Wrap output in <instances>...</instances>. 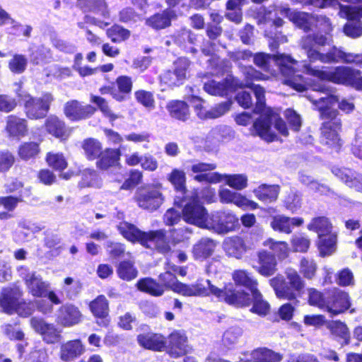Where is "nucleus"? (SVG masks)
Instances as JSON below:
<instances>
[{
	"mask_svg": "<svg viewBox=\"0 0 362 362\" xmlns=\"http://www.w3.org/2000/svg\"><path fill=\"white\" fill-rule=\"evenodd\" d=\"M182 217L186 223L204 229H206L209 219L206 209L197 199L189 200L185 204Z\"/></svg>",
	"mask_w": 362,
	"mask_h": 362,
	"instance_id": "obj_11",
	"label": "nucleus"
},
{
	"mask_svg": "<svg viewBox=\"0 0 362 362\" xmlns=\"http://www.w3.org/2000/svg\"><path fill=\"white\" fill-rule=\"evenodd\" d=\"M313 90L326 94L325 97L320 98H325V102L321 103L320 105L324 107L327 106V108L329 110H332L330 107L337 103H339V108L345 113H350L353 112L355 108L354 103L351 100L342 99L339 101V98L332 94V90L329 86L325 84L315 85Z\"/></svg>",
	"mask_w": 362,
	"mask_h": 362,
	"instance_id": "obj_17",
	"label": "nucleus"
},
{
	"mask_svg": "<svg viewBox=\"0 0 362 362\" xmlns=\"http://www.w3.org/2000/svg\"><path fill=\"white\" fill-rule=\"evenodd\" d=\"M232 278L236 285L247 288L250 293L257 289V280L246 270H235L232 274Z\"/></svg>",
	"mask_w": 362,
	"mask_h": 362,
	"instance_id": "obj_35",
	"label": "nucleus"
},
{
	"mask_svg": "<svg viewBox=\"0 0 362 362\" xmlns=\"http://www.w3.org/2000/svg\"><path fill=\"white\" fill-rule=\"evenodd\" d=\"M119 277L125 281H131L137 276L138 272L129 261L119 263L117 269Z\"/></svg>",
	"mask_w": 362,
	"mask_h": 362,
	"instance_id": "obj_51",
	"label": "nucleus"
},
{
	"mask_svg": "<svg viewBox=\"0 0 362 362\" xmlns=\"http://www.w3.org/2000/svg\"><path fill=\"white\" fill-rule=\"evenodd\" d=\"M167 110L172 117L181 121H186L189 117L187 104L181 100H173L167 105Z\"/></svg>",
	"mask_w": 362,
	"mask_h": 362,
	"instance_id": "obj_38",
	"label": "nucleus"
},
{
	"mask_svg": "<svg viewBox=\"0 0 362 362\" xmlns=\"http://www.w3.org/2000/svg\"><path fill=\"white\" fill-rule=\"evenodd\" d=\"M245 83H239L238 79L228 75L223 81L209 80L204 85L206 92L213 95L224 96L233 93L238 87H248L254 93L257 102L255 109L260 116L254 122L250 129L251 134L259 136L267 142L278 141L279 136L286 137L288 130L285 122L279 115L270 107L265 106L264 88L249 82L250 80H265L268 77L250 66L245 69Z\"/></svg>",
	"mask_w": 362,
	"mask_h": 362,
	"instance_id": "obj_1",
	"label": "nucleus"
},
{
	"mask_svg": "<svg viewBox=\"0 0 362 362\" xmlns=\"http://www.w3.org/2000/svg\"><path fill=\"white\" fill-rule=\"evenodd\" d=\"M222 248L228 257L241 259L249 250L252 249V247L244 238L233 235L224 239Z\"/></svg>",
	"mask_w": 362,
	"mask_h": 362,
	"instance_id": "obj_16",
	"label": "nucleus"
},
{
	"mask_svg": "<svg viewBox=\"0 0 362 362\" xmlns=\"http://www.w3.org/2000/svg\"><path fill=\"white\" fill-rule=\"evenodd\" d=\"M83 315L78 308L72 304H65L59 308L56 321L63 327H72L82 320Z\"/></svg>",
	"mask_w": 362,
	"mask_h": 362,
	"instance_id": "obj_19",
	"label": "nucleus"
},
{
	"mask_svg": "<svg viewBox=\"0 0 362 362\" xmlns=\"http://www.w3.org/2000/svg\"><path fill=\"white\" fill-rule=\"evenodd\" d=\"M79 185L81 187L100 188L102 186V180L95 170L86 169L82 173Z\"/></svg>",
	"mask_w": 362,
	"mask_h": 362,
	"instance_id": "obj_44",
	"label": "nucleus"
},
{
	"mask_svg": "<svg viewBox=\"0 0 362 362\" xmlns=\"http://www.w3.org/2000/svg\"><path fill=\"white\" fill-rule=\"evenodd\" d=\"M327 42V37L321 34L308 35L302 39L301 47L306 52L310 62L320 61L325 64L354 63L362 67V54L346 52L335 47L326 54L321 53L319 48L326 45Z\"/></svg>",
	"mask_w": 362,
	"mask_h": 362,
	"instance_id": "obj_3",
	"label": "nucleus"
},
{
	"mask_svg": "<svg viewBox=\"0 0 362 362\" xmlns=\"http://www.w3.org/2000/svg\"><path fill=\"white\" fill-rule=\"evenodd\" d=\"M6 130L10 136L23 137L28 133L27 121L16 115H9L6 119Z\"/></svg>",
	"mask_w": 362,
	"mask_h": 362,
	"instance_id": "obj_30",
	"label": "nucleus"
},
{
	"mask_svg": "<svg viewBox=\"0 0 362 362\" xmlns=\"http://www.w3.org/2000/svg\"><path fill=\"white\" fill-rule=\"evenodd\" d=\"M92 313L98 317H104L108 314V303L104 296H100L89 305Z\"/></svg>",
	"mask_w": 362,
	"mask_h": 362,
	"instance_id": "obj_49",
	"label": "nucleus"
},
{
	"mask_svg": "<svg viewBox=\"0 0 362 362\" xmlns=\"http://www.w3.org/2000/svg\"><path fill=\"white\" fill-rule=\"evenodd\" d=\"M19 98L23 101L25 112L31 119H37L46 116L54 98L51 93H46L40 98H33L28 93H18Z\"/></svg>",
	"mask_w": 362,
	"mask_h": 362,
	"instance_id": "obj_9",
	"label": "nucleus"
},
{
	"mask_svg": "<svg viewBox=\"0 0 362 362\" xmlns=\"http://www.w3.org/2000/svg\"><path fill=\"white\" fill-rule=\"evenodd\" d=\"M166 272L160 274L159 279L160 282L163 283V288H167L175 291V288L179 284V281L177 280L175 275L171 269H169V264H167Z\"/></svg>",
	"mask_w": 362,
	"mask_h": 362,
	"instance_id": "obj_59",
	"label": "nucleus"
},
{
	"mask_svg": "<svg viewBox=\"0 0 362 362\" xmlns=\"http://www.w3.org/2000/svg\"><path fill=\"white\" fill-rule=\"evenodd\" d=\"M302 71L322 81H331L362 90L361 71L349 66H340L324 69L304 63L302 66Z\"/></svg>",
	"mask_w": 362,
	"mask_h": 362,
	"instance_id": "obj_5",
	"label": "nucleus"
},
{
	"mask_svg": "<svg viewBox=\"0 0 362 362\" xmlns=\"http://www.w3.org/2000/svg\"><path fill=\"white\" fill-rule=\"evenodd\" d=\"M238 225V217L231 211H219L209 216L207 230L218 234H224L235 230Z\"/></svg>",
	"mask_w": 362,
	"mask_h": 362,
	"instance_id": "obj_12",
	"label": "nucleus"
},
{
	"mask_svg": "<svg viewBox=\"0 0 362 362\" xmlns=\"http://www.w3.org/2000/svg\"><path fill=\"white\" fill-rule=\"evenodd\" d=\"M290 20L298 27L308 31L318 25L323 26L326 32L332 30L331 23L329 18L325 16H315L313 15L300 11H292L289 13Z\"/></svg>",
	"mask_w": 362,
	"mask_h": 362,
	"instance_id": "obj_13",
	"label": "nucleus"
},
{
	"mask_svg": "<svg viewBox=\"0 0 362 362\" xmlns=\"http://www.w3.org/2000/svg\"><path fill=\"white\" fill-rule=\"evenodd\" d=\"M27 58L22 54H15L8 63L9 69L15 74L23 73L27 66Z\"/></svg>",
	"mask_w": 362,
	"mask_h": 362,
	"instance_id": "obj_57",
	"label": "nucleus"
},
{
	"mask_svg": "<svg viewBox=\"0 0 362 362\" xmlns=\"http://www.w3.org/2000/svg\"><path fill=\"white\" fill-rule=\"evenodd\" d=\"M136 100L145 107L152 110L155 107V100L152 93L144 90H137L134 93Z\"/></svg>",
	"mask_w": 362,
	"mask_h": 362,
	"instance_id": "obj_58",
	"label": "nucleus"
},
{
	"mask_svg": "<svg viewBox=\"0 0 362 362\" xmlns=\"http://www.w3.org/2000/svg\"><path fill=\"white\" fill-rule=\"evenodd\" d=\"M299 271L305 279H313L317 271V264L313 259L303 257L300 259Z\"/></svg>",
	"mask_w": 362,
	"mask_h": 362,
	"instance_id": "obj_56",
	"label": "nucleus"
},
{
	"mask_svg": "<svg viewBox=\"0 0 362 362\" xmlns=\"http://www.w3.org/2000/svg\"><path fill=\"white\" fill-rule=\"evenodd\" d=\"M175 17L174 11L166 9L162 13H156L146 19V24L156 30L163 29L168 27L171 21Z\"/></svg>",
	"mask_w": 362,
	"mask_h": 362,
	"instance_id": "obj_33",
	"label": "nucleus"
},
{
	"mask_svg": "<svg viewBox=\"0 0 362 362\" xmlns=\"http://www.w3.org/2000/svg\"><path fill=\"white\" fill-rule=\"evenodd\" d=\"M39 144L35 142H25L19 146L18 156L27 160L35 158L40 153Z\"/></svg>",
	"mask_w": 362,
	"mask_h": 362,
	"instance_id": "obj_50",
	"label": "nucleus"
},
{
	"mask_svg": "<svg viewBox=\"0 0 362 362\" xmlns=\"http://www.w3.org/2000/svg\"><path fill=\"white\" fill-rule=\"evenodd\" d=\"M28 292L35 297H45L50 287L47 281L42 280L36 272H30L23 276Z\"/></svg>",
	"mask_w": 362,
	"mask_h": 362,
	"instance_id": "obj_23",
	"label": "nucleus"
},
{
	"mask_svg": "<svg viewBox=\"0 0 362 362\" xmlns=\"http://www.w3.org/2000/svg\"><path fill=\"white\" fill-rule=\"evenodd\" d=\"M352 153L362 159V128L356 129L354 139L351 143Z\"/></svg>",
	"mask_w": 362,
	"mask_h": 362,
	"instance_id": "obj_64",
	"label": "nucleus"
},
{
	"mask_svg": "<svg viewBox=\"0 0 362 362\" xmlns=\"http://www.w3.org/2000/svg\"><path fill=\"white\" fill-rule=\"evenodd\" d=\"M83 149L85 155L89 160H94L99 157L102 152L100 142L95 139H88L83 142Z\"/></svg>",
	"mask_w": 362,
	"mask_h": 362,
	"instance_id": "obj_46",
	"label": "nucleus"
},
{
	"mask_svg": "<svg viewBox=\"0 0 362 362\" xmlns=\"http://www.w3.org/2000/svg\"><path fill=\"white\" fill-rule=\"evenodd\" d=\"M48 165L56 170H63L67 167V160L63 153L59 152H49L46 156Z\"/></svg>",
	"mask_w": 362,
	"mask_h": 362,
	"instance_id": "obj_52",
	"label": "nucleus"
},
{
	"mask_svg": "<svg viewBox=\"0 0 362 362\" xmlns=\"http://www.w3.org/2000/svg\"><path fill=\"white\" fill-rule=\"evenodd\" d=\"M349 295L344 291L334 288L327 292V303L325 310L331 316L339 315L350 307Z\"/></svg>",
	"mask_w": 362,
	"mask_h": 362,
	"instance_id": "obj_14",
	"label": "nucleus"
},
{
	"mask_svg": "<svg viewBox=\"0 0 362 362\" xmlns=\"http://www.w3.org/2000/svg\"><path fill=\"white\" fill-rule=\"evenodd\" d=\"M308 228L314 230L318 234V237L334 234L332 233V225L328 218L325 217H317L312 220L308 224Z\"/></svg>",
	"mask_w": 362,
	"mask_h": 362,
	"instance_id": "obj_40",
	"label": "nucleus"
},
{
	"mask_svg": "<svg viewBox=\"0 0 362 362\" xmlns=\"http://www.w3.org/2000/svg\"><path fill=\"white\" fill-rule=\"evenodd\" d=\"M169 354L173 358L180 357L188 353L191 348L183 332L175 331L169 335Z\"/></svg>",
	"mask_w": 362,
	"mask_h": 362,
	"instance_id": "obj_21",
	"label": "nucleus"
},
{
	"mask_svg": "<svg viewBox=\"0 0 362 362\" xmlns=\"http://www.w3.org/2000/svg\"><path fill=\"white\" fill-rule=\"evenodd\" d=\"M327 327L332 334L343 339V344H349L350 334L346 324L340 321H332L329 323Z\"/></svg>",
	"mask_w": 362,
	"mask_h": 362,
	"instance_id": "obj_48",
	"label": "nucleus"
},
{
	"mask_svg": "<svg viewBox=\"0 0 362 362\" xmlns=\"http://www.w3.org/2000/svg\"><path fill=\"white\" fill-rule=\"evenodd\" d=\"M337 236L335 234H329L319 237L317 243L318 249L322 256L329 255L335 250Z\"/></svg>",
	"mask_w": 362,
	"mask_h": 362,
	"instance_id": "obj_43",
	"label": "nucleus"
},
{
	"mask_svg": "<svg viewBox=\"0 0 362 362\" xmlns=\"http://www.w3.org/2000/svg\"><path fill=\"white\" fill-rule=\"evenodd\" d=\"M263 245L272 250L279 259H285L288 255L289 247L286 242L269 238L263 243Z\"/></svg>",
	"mask_w": 362,
	"mask_h": 362,
	"instance_id": "obj_45",
	"label": "nucleus"
},
{
	"mask_svg": "<svg viewBox=\"0 0 362 362\" xmlns=\"http://www.w3.org/2000/svg\"><path fill=\"white\" fill-rule=\"evenodd\" d=\"M228 288H230L233 292H243L248 296L249 297V303L247 305H241V307L243 306H248L251 304V303H253V306L251 308V311L252 313H255L256 314H258L259 315H266L269 313L270 306L269 303L265 301L262 298V296L261 293L259 291L258 289L255 290V291L252 292L250 294L248 293H246L241 290H233L232 289V286H227ZM235 306H240V305H235Z\"/></svg>",
	"mask_w": 362,
	"mask_h": 362,
	"instance_id": "obj_25",
	"label": "nucleus"
},
{
	"mask_svg": "<svg viewBox=\"0 0 362 362\" xmlns=\"http://www.w3.org/2000/svg\"><path fill=\"white\" fill-rule=\"evenodd\" d=\"M117 228L122 236L130 242L139 243L146 247L156 248L163 254L170 250L164 230L144 232L126 221L121 222Z\"/></svg>",
	"mask_w": 362,
	"mask_h": 362,
	"instance_id": "obj_6",
	"label": "nucleus"
},
{
	"mask_svg": "<svg viewBox=\"0 0 362 362\" xmlns=\"http://www.w3.org/2000/svg\"><path fill=\"white\" fill-rule=\"evenodd\" d=\"M85 351L84 346L78 339L68 341L60 346L59 358L64 362H71Z\"/></svg>",
	"mask_w": 362,
	"mask_h": 362,
	"instance_id": "obj_26",
	"label": "nucleus"
},
{
	"mask_svg": "<svg viewBox=\"0 0 362 362\" xmlns=\"http://www.w3.org/2000/svg\"><path fill=\"white\" fill-rule=\"evenodd\" d=\"M303 223L302 218H289L283 215H277L273 217L271 226L274 230L290 233L293 226H299Z\"/></svg>",
	"mask_w": 362,
	"mask_h": 362,
	"instance_id": "obj_29",
	"label": "nucleus"
},
{
	"mask_svg": "<svg viewBox=\"0 0 362 362\" xmlns=\"http://www.w3.org/2000/svg\"><path fill=\"white\" fill-rule=\"evenodd\" d=\"M90 101L95 103L104 116L107 117L111 122L115 121L119 116L114 114L110 108L107 102L100 96L91 95Z\"/></svg>",
	"mask_w": 362,
	"mask_h": 362,
	"instance_id": "obj_55",
	"label": "nucleus"
},
{
	"mask_svg": "<svg viewBox=\"0 0 362 362\" xmlns=\"http://www.w3.org/2000/svg\"><path fill=\"white\" fill-rule=\"evenodd\" d=\"M333 173L346 183L349 187H354L362 192V176L356 174L349 168H335Z\"/></svg>",
	"mask_w": 362,
	"mask_h": 362,
	"instance_id": "obj_31",
	"label": "nucleus"
},
{
	"mask_svg": "<svg viewBox=\"0 0 362 362\" xmlns=\"http://www.w3.org/2000/svg\"><path fill=\"white\" fill-rule=\"evenodd\" d=\"M254 62L272 76L276 75V70L273 68V66H275L285 77V84L298 91H303L305 89V83L302 77L296 74L298 62L290 55L284 54L270 55L259 53L254 57Z\"/></svg>",
	"mask_w": 362,
	"mask_h": 362,
	"instance_id": "obj_2",
	"label": "nucleus"
},
{
	"mask_svg": "<svg viewBox=\"0 0 362 362\" xmlns=\"http://www.w3.org/2000/svg\"><path fill=\"white\" fill-rule=\"evenodd\" d=\"M351 5L349 6H353L356 5V4L349 2ZM344 6V5H339V14L341 18H344L348 19L349 21L347 22L344 26V34L351 38H356L359 37L362 35V22L358 19L361 18V17H357V18H347L342 16L341 15V7Z\"/></svg>",
	"mask_w": 362,
	"mask_h": 362,
	"instance_id": "obj_37",
	"label": "nucleus"
},
{
	"mask_svg": "<svg viewBox=\"0 0 362 362\" xmlns=\"http://www.w3.org/2000/svg\"><path fill=\"white\" fill-rule=\"evenodd\" d=\"M253 193L262 202H273L276 200L279 196V186L263 184L255 188Z\"/></svg>",
	"mask_w": 362,
	"mask_h": 362,
	"instance_id": "obj_36",
	"label": "nucleus"
},
{
	"mask_svg": "<svg viewBox=\"0 0 362 362\" xmlns=\"http://www.w3.org/2000/svg\"><path fill=\"white\" fill-rule=\"evenodd\" d=\"M190 65V62L187 58H179L173 64V71L184 82Z\"/></svg>",
	"mask_w": 362,
	"mask_h": 362,
	"instance_id": "obj_62",
	"label": "nucleus"
},
{
	"mask_svg": "<svg viewBox=\"0 0 362 362\" xmlns=\"http://www.w3.org/2000/svg\"><path fill=\"white\" fill-rule=\"evenodd\" d=\"M202 52L206 56H211V59H209L211 69H213V74L219 75L223 74L229 71L230 69V64L228 62L221 60L219 57L214 54V48L212 45L210 43V48L204 47L202 48Z\"/></svg>",
	"mask_w": 362,
	"mask_h": 362,
	"instance_id": "obj_34",
	"label": "nucleus"
},
{
	"mask_svg": "<svg viewBox=\"0 0 362 362\" xmlns=\"http://www.w3.org/2000/svg\"><path fill=\"white\" fill-rule=\"evenodd\" d=\"M22 292L17 288H4L2 289L0 296V306L4 312L8 314L15 313L17 305L20 303Z\"/></svg>",
	"mask_w": 362,
	"mask_h": 362,
	"instance_id": "obj_22",
	"label": "nucleus"
},
{
	"mask_svg": "<svg viewBox=\"0 0 362 362\" xmlns=\"http://www.w3.org/2000/svg\"><path fill=\"white\" fill-rule=\"evenodd\" d=\"M168 180L176 191L184 192L186 190V175L184 170L174 168L168 175Z\"/></svg>",
	"mask_w": 362,
	"mask_h": 362,
	"instance_id": "obj_42",
	"label": "nucleus"
},
{
	"mask_svg": "<svg viewBox=\"0 0 362 362\" xmlns=\"http://www.w3.org/2000/svg\"><path fill=\"white\" fill-rule=\"evenodd\" d=\"M81 288L78 281H75L71 277H66L64 279V291L66 292V297L71 299L76 297Z\"/></svg>",
	"mask_w": 362,
	"mask_h": 362,
	"instance_id": "obj_60",
	"label": "nucleus"
},
{
	"mask_svg": "<svg viewBox=\"0 0 362 362\" xmlns=\"http://www.w3.org/2000/svg\"><path fill=\"white\" fill-rule=\"evenodd\" d=\"M310 240L300 235H295L291 239V245L295 252H305L310 247Z\"/></svg>",
	"mask_w": 362,
	"mask_h": 362,
	"instance_id": "obj_61",
	"label": "nucleus"
},
{
	"mask_svg": "<svg viewBox=\"0 0 362 362\" xmlns=\"http://www.w3.org/2000/svg\"><path fill=\"white\" fill-rule=\"evenodd\" d=\"M32 327L40 333L48 344L58 342L61 339V332L54 325L46 323L43 320L33 317L30 320Z\"/></svg>",
	"mask_w": 362,
	"mask_h": 362,
	"instance_id": "obj_20",
	"label": "nucleus"
},
{
	"mask_svg": "<svg viewBox=\"0 0 362 362\" xmlns=\"http://www.w3.org/2000/svg\"><path fill=\"white\" fill-rule=\"evenodd\" d=\"M218 197L221 203L233 204L243 210H254L259 208L257 202L248 199L243 194L222 186L218 189Z\"/></svg>",
	"mask_w": 362,
	"mask_h": 362,
	"instance_id": "obj_15",
	"label": "nucleus"
},
{
	"mask_svg": "<svg viewBox=\"0 0 362 362\" xmlns=\"http://www.w3.org/2000/svg\"><path fill=\"white\" fill-rule=\"evenodd\" d=\"M222 180L235 190H243L247 186V177L245 174L221 175Z\"/></svg>",
	"mask_w": 362,
	"mask_h": 362,
	"instance_id": "obj_47",
	"label": "nucleus"
},
{
	"mask_svg": "<svg viewBox=\"0 0 362 362\" xmlns=\"http://www.w3.org/2000/svg\"><path fill=\"white\" fill-rule=\"evenodd\" d=\"M287 281L283 276H276L269 280L279 298L292 300L300 296L304 288L305 284L296 270L287 268L285 272Z\"/></svg>",
	"mask_w": 362,
	"mask_h": 362,
	"instance_id": "obj_8",
	"label": "nucleus"
},
{
	"mask_svg": "<svg viewBox=\"0 0 362 362\" xmlns=\"http://www.w3.org/2000/svg\"><path fill=\"white\" fill-rule=\"evenodd\" d=\"M45 127L49 134L61 140L67 139L71 134V130L66 127L64 122L55 115L47 118Z\"/></svg>",
	"mask_w": 362,
	"mask_h": 362,
	"instance_id": "obj_24",
	"label": "nucleus"
},
{
	"mask_svg": "<svg viewBox=\"0 0 362 362\" xmlns=\"http://www.w3.org/2000/svg\"><path fill=\"white\" fill-rule=\"evenodd\" d=\"M139 344L145 349L161 351L165 346L164 337L158 334L147 333L138 336Z\"/></svg>",
	"mask_w": 362,
	"mask_h": 362,
	"instance_id": "obj_32",
	"label": "nucleus"
},
{
	"mask_svg": "<svg viewBox=\"0 0 362 362\" xmlns=\"http://www.w3.org/2000/svg\"><path fill=\"white\" fill-rule=\"evenodd\" d=\"M188 101L194 107L197 116L201 119H209V110L204 107V101L195 95H190L187 98Z\"/></svg>",
	"mask_w": 362,
	"mask_h": 362,
	"instance_id": "obj_53",
	"label": "nucleus"
},
{
	"mask_svg": "<svg viewBox=\"0 0 362 362\" xmlns=\"http://www.w3.org/2000/svg\"><path fill=\"white\" fill-rule=\"evenodd\" d=\"M107 35L113 42L119 43L129 37L130 32L120 25H115L107 30Z\"/></svg>",
	"mask_w": 362,
	"mask_h": 362,
	"instance_id": "obj_54",
	"label": "nucleus"
},
{
	"mask_svg": "<svg viewBox=\"0 0 362 362\" xmlns=\"http://www.w3.org/2000/svg\"><path fill=\"white\" fill-rule=\"evenodd\" d=\"M136 285L139 290L152 296H160L164 293L163 286L151 279H141Z\"/></svg>",
	"mask_w": 362,
	"mask_h": 362,
	"instance_id": "obj_41",
	"label": "nucleus"
},
{
	"mask_svg": "<svg viewBox=\"0 0 362 362\" xmlns=\"http://www.w3.org/2000/svg\"><path fill=\"white\" fill-rule=\"evenodd\" d=\"M99 156L100 158L97 161V166L102 170H106L117 164L119 158V152L118 150L108 148L101 152Z\"/></svg>",
	"mask_w": 362,
	"mask_h": 362,
	"instance_id": "obj_39",
	"label": "nucleus"
},
{
	"mask_svg": "<svg viewBox=\"0 0 362 362\" xmlns=\"http://www.w3.org/2000/svg\"><path fill=\"white\" fill-rule=\"evenodd\" d=\"M309 303L312 305L317 306L321 309L325 310V304L327 303V293L323 296L320 291L315 288H310L308 290Z\"/></svg>",
	"mask_w": 362,
	"mask_h": 362,
	"instance_id": "obj_63",
	"label": "nucleus"
},
{
	"mask_svg": "<svg viewBox=\"0 0 362 362\" xmlns=\"http://www.w3.org/2000/svg\"><path fill=\"white\" fill-rule=\"evenodd\" d=\"M216 246V240L209 238H202L193 245V257L197 260H204L214 254Z\"/></svg>",
	"mask_w": 362,
	"mask_h": 362,
	"instance_id": "obj_27",
	"label": "nucleus"
},
{
	"mask_svg": "<svg viewBox=\"0 0 362 362\" xmlns=\"http://www.w3.org/2000/svg\"><path fill=\"white\" fill-rule=\"evenodd\" d=\"M259 266L253 267L259 274L264 276L273 275L276 271V260L274 255L265 250L257 254Z\"/></svg>",
	"mask_w": 362,
	"mask_h": 362,
	"instance_id": "obj_28",
	"label": "nucleus"
},
{
	"mask_svg": "<svg viewBox=\"0 0 362 362\" xmlns=\"http://www.w3.org/2000/svg\"><path fill=\"white\" fill-rule=\"evenodd\" d=\"M161 189L162 185L156 184L138 189L135 196L138 206L151 211L158 209L165 201Z\"/></svg>",
	"mask_w": 362,
	"mask_h": 362,
	"instance_id": "obj_10",
	"label": "nucleus"
},
{
	"mask_svg": "<svg viewBox=\"0 0 362 362\" xmlns=\"http://www.w3.org/2000/svg\"><path fill=\"white\" fill-rule=\"evenodd\" d=\"M96 109L90 105H82L78 100H70L65 103L64 112L71 121H78L92 116Z\"/></svg>",
	"mask_w": 362,
	"mask_h": 362,
	"instance_id": "obj_18",
	"label": "nucleus"
},
{
	"mask_svg": "<svg viewBox=\"0 0 362 362\" xmlns=\"http://www.w3.org/2000/svg\"><path fill=\"white\" fill-rule=\"evenodd\" d=\"M313 105L320 112L321 117L323 119H327L321 128L322 142L330 148L338 151L341 146V140L338 135V131L341 128V120L337 118V111L329 110L323 105L321 103L325 102V98H318L317 100L310 99Z\"/></svg>",
	"mask_w": 362,
	"mask_h": 362,
	"instance_id": "obj_7",
	"label": "nucleus"
},
{
	"mask_svg": "<svg viewBox=\"0 0 362 362\" xmlns=\"http://www.w3.org/2000/svg\"><path fill=\"white\" fill-rule=\"evenodd\" d=\"M174 292L184 296H206L213 295L230 305H247L249 297L243 292H233L227 286L224 290L211 284L210 281H197L193 284H185L181 282L176 286Z\"/></svg>",
	"mask_w": 362,
	"mask_h": 362,
	"instance_id": "obj_4",
	"label": "nucleus"
}]
</instances>
